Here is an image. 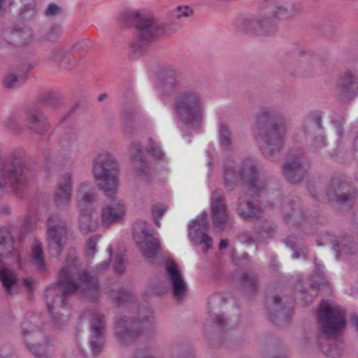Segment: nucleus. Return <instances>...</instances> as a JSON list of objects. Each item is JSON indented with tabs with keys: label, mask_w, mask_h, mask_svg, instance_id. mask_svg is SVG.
I'll list each match as a JSON object with an SVG mask.
<instances>
[{
	"label": "nucleus",
	"mask_w": 358,
	"mask_h": 358,
	"mask_svg": "<svg viewBox=\"0 0 358 358\" xmlns=\"http://www.w3.org/2000/svg\"><path fill=\"white\" fill-rule=\"evenodd\" d=\"M150 322L148 317L143 318V320H132L129 323L124 319H120L116 322V336L118 340L128 339L138 334V329L144 327Z\"/></svg>",
	"instance_id": "6ab92c4d"
},
{
	"label": "nucleus",
	"mask_w": 358,
	"mask_h": 358,
	"mask_svg": "<svg viewBox=\"0 0 358 358\" xmlns=\"http://www.w3.org/2000/svg\"><path fill=\"white\" fill-rule=\"evenodd\" d=\"M71 268H63L59 274V281L56 286L50 287L47 289V306L50 313H52L55 303L58 302L59 306L64 305V297L73 292L83 291L86 296L97 291V280L87 273H82L79 278L80 285L73 280Z\"/></svg>",
	"instance_id": "f03ea898"
},
{
	"label": "nucleus",
	"mask_w": 358,
	"mask_h": 358,
	"mask_svg": "<svg viewBox=\"0 0 358 358\" xmlns=\"http://www.w3.org/2000/svg\"><path fill=\"white\" fill-rule=\"evenodd\" d=\"M280 299L279 297H273V303H274V309L278 310V307L280 305Z\"/></svg>",
	"instance_id": "79ce46f5"
},
{
	"label": "nucleus",
	"mask_w": 358,
	"mask_h": 358,
	"mask_svg": "<svg viewBox=\"0 0 358 358\" xmlns=\"http://www.w3.org/2000/svg\"><path fill=\"white\" fill-rule=\"evenodd\" d=\"M220 139L222 146L227 148L231 144L230 131L227 125L221 124L220 126Z\"/></svg>",
	"instance_id": "cd10ccee"
},
{
	"label": "nucleus",
	"mask_w": 358,
	"mask_h": 358,
	"mask_svg": "<svg viewBox=\"0 0 358 358\" xmlns=\"http://www.w3.org/2000/svg\"><path fill=\"white\" fill-rule=\"evenodd\" d=\"M24 181V171L20 163L10 159L0 161V191L16 192Z\"/></svg>",
	"instance_id": "1a4fd4ad"
},
{
	"label": "nucleus",
	"mask_w": 358,
	"mask_h": 358,
	"mask_svg": "<svg viewBox=\"0 0 358 358\" xmlns=\"http://www.w3.org/2000/svg\"><path fill=\"white\" fill-rule=\"evenodd\" d=\"M339 200L344 203L346 202L348 200V197L346 195H341L339 196Z\"/></svg>",
	"instance_id": "a18cd8bd"
},
{
	"label": "nucleus",
	"mask_w": 358,
	"mask_h": 358,
	"mask_svg": "<svg viewBox=\"0 0 358 358\" xmlns=\"http://www.w3.org/2000/svg\"><path fill=\"white\" fill-rule=\"evenodd\" d=\"M130 153L132 156V160L134 164H136L138 159L143 162L142 150L138 148V145H132L130 150Z\"/></svg>",
	"instance_id": "f704fd0d"
},
{
	"label": "nucleus",
	"mask_w": 358,
	"mask_h": 358,
	"mask_svg": "<svg viewBox=\"0 0 358 358\" xmlns=\"http://www.w3.org/2000/svg\"><path fill=\"white\" fill-rule=\"evenodd\" d=\"M98 239H99L98 236H94V237L90 238L87 240V241L86 243V245H85V252L87 255L92 256L96 252V245Z\"/></svg>",
	"instance_id": "473e14b6"
},
{
	"label": "nucleus",
	"mask_w": 358,
	"mask_h": 358,
	"mask_svg": "<svg viewBox=\"0 0 358 358\" xmlns=\"http://www.w3.org/2000/svg\"><path fill=\"white\" fill-rule=\"evenodd\" d=\"M48 245L53 255H59L66 241V224L57 215L48 220Z\"/></svg>",
	"instance_id": "f8f14e48"
},
{
	"label": "nucleus",
	"mask_w": 358,
	"mask_h": 358,
	"mask_svg": "<svg viewBox=\"0 0 358 358\" xmlns=\"http://www.w3.org/2000/svg\"><path fill=\"white\" fill-rule=\"evenodd\" d=\"M124 262L123 259V257L122 255H117L116 257V261L114 265L115 271L117 273H120L123 271L124 268Z\"/></svg>",
	"instance_id": "e433bc0d"
},
{
	"label": "nucleus",
	"mask_w": 358,
	"mask_h": 358,
	"mask_svg": "<svg viewBox=\"0 0 358 358\" xmlns=\"http://www.w3.org/2000/svg\"><path fill=\"white\" fill-rule=\"evenodd\" d=\"M108 262H104L96 267V270L99 272L102 271H104L105 269H106L108 268Z\"/></svg>",
	"instance_id": "a19ab883"
},
{
	"label": "nucleus",
	"mask_w": 358,
	"mask_h": 358,
	"mask_svg": "<svg viewBox=\"0 0 358 358\" xmlns=\"http://www.w3.org/2000/svg\"><path fill=\"white\" fill-rule=\"evenodd\" d=\"M314 286L317 287V288L320 289V285L317 282H315Z\"/></svg>",
	"instance_id": "6e6d98bb"
},
{
	"label": "nucleus",
	"mask_w": 358,
	"mask_h": 358,
	"mask_svg": "<svg viewBox=\"0 0 358 358\" xmlns=\"http://www.w3.org/2000/svg\"><path fill=\"white\" fill-rule=\"evenodd\" d=\"M337 133L339 136H341L343 133L342 129L339 127H337Z\"/></svg>",
	"instance_id": "de8ad7c7"
},
{
	"label": "nucleus",
	"mask_w": 358,
	"mask_h": 358,
	"mask_svg": "<svg viewBox=\"0 0 358 358\" xmlns=\"http://www.w3.org/2000/svg\"><path fill=\"white\" fill-rule=\"evenodd\" d=\"M92 173L99 187L108 196L116 193L118 187V166L113 155L102 152L92 161Z\"/></svg>",
	"instance_id": "20e7f679"
},
{
	"label": "nucleus",
	"mask_w": 358,
	"mask_h": 358,
	"mask_svg": "<svg viewBox=\"0 0 358 358\" xmlns=\"http://www.w3.org/2000/svg\"><path fill=\"white\" fill-rule=\"evenodd\" d=\"M125 204L120 200L112 199L105 202L101 206V220L103 226L109 227L111 224L120 222L126 215Z\"/></svg>",
	"instance_id": "4468645a"
},
{
	"label": "nucleus",
	"mask_w": 358,
	"mask_h": 358,
	"mask_svg": "<svg viewBox=\"0 0 358 358\" xmlns=\"http://www.w3.org/2000/svg\"><path fill=\"white\" fill-rule=\"evenodd\" d=\"M1 358H3V357H1Z\"/></svg>",
	"instance_id": "bf43d9fd"
},
{
	"label": "nucleus",
	"mask_w": 358,
	"mask_h": 358,
	"mask_svg": "<svg viewBox=\"0 0 358 358\" xmlns=\"http://www.w3.org/2000/svg\"><path fill=\"white\" fill-rule=\"evenodd\" d=\"M274 110L270 108L262 109L257 115L253 131L260 143L263 153L268 156L273 152L278 151L284 143L286 127L284 124L273 125L266 134H262L263 129L274 116Z\"/></svg>",
	"instance_id": "7ed1b4c3"
},
{
	"label": "nucleus",
	"mask_w": 358,
	"mask_h": 358,
	"mask_svg": "<svg viewBox=\"0 0 358 358\" xmlns=\"http://www.w3.org/2000/svg\"><path fill=\"white\" fill-rule=\"evenodd\" d=\"M26 334H27V333H26V332H25V331L24 330V331H23V334L26 336Z\"/></svg>",
	"instance_id": "13d9d810"
},
{
	"label": "nucleus",
	"mask_w": 358,
	"mask_h": 358,
	"mask_svg": "<svg viewBox=\"0 0 358 358\" xmlns=\"http://www.w3.org/2000/svg\"><path fill=\"white\" fill-rule=\"evenodd\" d=\"M339 90L346 96H350L358 92V78L352 76L343 78L338 84Z\"/></svg>",
	"instance_id": "b1692460"
},
{
	"label": "nucleus",
	"mask_w": 358,
	"mask_h": 358,
	"mask_svg": "<svg viewBox=\"0 0 358 358\" xmlns=\"http://www.w3.org/2000/svg\"><path fill=\"white\" fill-rule=\"evenodd\" d=\"M75 258H76V257H75V255H71V257H70V259H69V261H70V262H73V261L75 259Z\"/></svg>",
	"instance_id": "603ef678"
},
{
	"label": "nucleus",
	"mask_w": 358,
	"mask_h": 358,
	"mask_svg": "<svg viewBox=\"0 0 358 358\" xmlns=\"http://www.w3.org/2000/svg\"><path fill=\"white\" fill-rule=\"evenodd\" d=\"M24 285L30 290L33 289L34 280L32 278H25L23 281Z\"/></svg>",
	"instance_id": "ea45409f"
},
{
	"label": "nucleus",
	"mask_w": 358,
	"mask_h": 358,
	"mask_svg": "<svg viewBox=\"0 0 358 358\" xmlns=\"http://www.w3.org/2000/svg\"><path fill=\"white\" fill-rule=\"evenodd\" d=\"M62 13V9L57 5L51 3L45 10V15L48 17L55 16Z\"/></svg>",
	"instance_id": "c9c22d12"
},
{
	"label": "nucleus",
	"mask_w": 358,
	"mask_h": 358,
	"mask_svg": "<svg viewBox=\"0 0 358 358\" xmlns=\"http://www.w3.org/2000/svg\"><path fill=\"white\" fill-rule=\"evenodd\" d=\"M176 73L171 70L167 73L164 79L161 82L159 90L162 93L166 92H170L176 89Z\"/></svg>",
	"instance_id": "393cba45"
},
{
	"label": "nucleus",
	"mask_w": 358,
	"mask_h": 358,
	"mask_svg": "<svg viewBox=\"0 0 358 358\" xmlns=\"http://www.w3.org/2000/svg\"><path fill=\"white\" fill-rule=\"evenodd\" d=\"M212 218L217 231L224 229L228 221V211L222 191H216L211 199Z\"/></svg>",
	"instance_id": "dca6fc26"
},
{
	"label": "nucleus",
	"mask_w": 358,
	"mask_h": 358,
	"mask_svg": "<svg viewBox=\"0 0 358 358\" xmlns=\"http://www.w3.org/2000/svg\"><path fill=\"white\" fill-rule=\"evenodd\" d=\"M28 348L37 358H48V350L40 344H28Z\"/></svg>",
	"instance_id": "c756f323"
},
{
	"label": "nucleus",
	"mask_w": 358,
	"mask_h": 358,
	"mask_svg": "<svg viewBox=\"0 0 358 358\" xmlns=\"http://www.w3.org/2000/svg\"><path fill=\"white\" fill-rule=\"evenodd\" d=\"M45 122L41 117L38 116L36 114L31 115L29 122L30 128L38 133H41L42 129L38 128V125H43Z\"/></svg>",
	"instance_id": "2f4dec72"
},
{
	"label": "nucleus",
	"mask_w": 358,
	"mask_h": 358,
	"mask_svg": "<svg viewBox=\"0 0 358 358\" xmlns=\"http://www.w3.org/2000/svg\"><path fill=\"white\" fill-rule=\"evenodd\" d=\"M208 228V215L201 213L196 219L189 223V236L195 245H203L206 250L213 246V240L207 234Z\"/></svg>",
	"instance_id": "ddd939ff"
},
{
	"label": "nucleus",
	"mask_w": 358,
	"mask_h": 358,
	"mask_svg": "<svg viewBox=\"0 0 358 358\" xmlns=\"http://www.w3.org/2000/svg\"><path fill=\"white\" fill-rule=\"evenodd\" d=\"M192 13V8L186 5L178 6L171 11L172 17L178 20L189 17Z\"/></svg>",
	"instance_id": "bb28decb"
},
{
	"label": "nucleus",
	"mask_w": 358,
	"mask_h": 358,
	"mask_svg": "<svg viewBox=\"0 0 358 358\" xmlns=\"http://www.w3.org/2000/svg\"><path fill=\"white\" fill-rule=\"evenodd\" d=\"M147 151L158 159H162L164 156V153L161 150L159 144L153 139H150L149 141V145L147 148Z\"/></svg>",
	"instance_id": "c85d7f7f"
},
{
	"label": "nucleus",
	"mask_w": 358,
	"mask_h": 358,
	"mask_svg": "<svg viewBox=\"0 0 358 358\" xmlns=\"http://www.w3.org/2000/svg\"><path fill=\"white\" fill-rule=\"evenodd\" d=\"M282 169L285 177L291 182H297L302 178L303 171L298 159L287 162Z\"/></svg>",
	"instance_id": "5701e85b"
},
{
	"label": "nucleus",
	"mask_w": 358,
	"mask_h": 358,
	"mask_svg": "<svg viewBox=\"0 0 358 358\" xmlns=\"http://www.w3.org/2000/svg\"><path fill=\"white\" fill-rule=\"evenodd\" d=\"M355 145L358 147V136L355 139Z\"/></svg>",
	"instance_id": "5fc2aeb1"
},
{
	"label": "nucleus",
	"mask_w": 358,
	"mask_h": 358,
	"mask_svg": "<svg viewBox=\"0 0 358 358\" xmlns=\"http://www.w3.org/2000/svg\"><path fill=\"white\" fill-rule=\"evenodd\" d=\"M17 82V77L13 74H8L4 79V85L6 87H13L15 83Z\"/></svg>",
	"instance_id": "58836bf2"
},
{
	"label": "nucleus",
	"mask_w": 358,
	"mask_h": 358,
	"mask_svg": "<svg viewBox=\"0 0 358 358\" xmlns=\"http://www.w3.org/2000/svg\"><path fill=\"white\" fill-rule=\"evenodd\" d=\"M224 317L223 315H218L217 316V323L220 327H222L223 322L224 321Z\"/></svg>",
	"instance_id": "c03bdc74"
},
{
	"label": "nucleus",
	"mask_w": 358,
	"mask_h": 358,
	"mask_svg": "<svg viewBox=\"0 0 358 358\" xmlns=\"http://www.w3.org/2000/svg\"><path fill=\"white\" fill-rule=\"evenodd\" d=\"M90 326L92 331V337L90 340V348L93 353L98 354L101 352L103 343V315L96 313L92 315Z\"/></svg>",
	"instance_id": "aec40b11"
},
{
	"label": "nucleus",
	"mask_w": 358,
	"mask_h": 358,
	"mask_svg": "<svg viewBox=\"0 0 358 358\" xmlns=\"http://www.w3.org/2000/svg\"><path fill=\"white\" fill-rule=\"evenodd\" d=\"M133 235L145 257L153 262L160 252V245L158 238L148 232L147 223L142 221L134 223Z\"/></svg>",
	"instance_id": "9d476101"
},
{
	"label": "nucleus",
	"mask_w": 358,
	"mask_h": 358,
	"mask_svg": "<svg viewBox=\"0 0 358 358\" xmlns=\"http://www.w3.org/2000/svg\"><path fill=\"white\" fill-rule=\"evenodd\" d=\"M13 3V0H0V16L10 8Z\"/></svg>",
	"instance_id": "4c0bfd02"
},
{
	"label": "nucleus",
	"mask_w": 358,
	"mask_h": 358,
	"mask_svg": "<svg viewBox=\"0 0 358 358\" xmlns=\"http://www.w3.org/2000/svg\"><path fill=\"white\" fill-rule=\"evenodd\" d=\"M0 281L6 292L11 295L17 292V280L15 273L8 268H0Z\"/></svg>",
	"instance_id": "4be33fe9"
},
{
	"label": "nucleus",
	"mask_w": 358,
	"mask_h": 358,
	"mask_svg": "<svg viewBox=\"0 0 358 358\" xmlns=\"http://www.w3.org/2000/svg\"><path fill=\"white\" fill-rule=\"evenodd\" d=\"M227 245H228L227 241L223 239V240H221L220 245H219V248L220 250H222V249L225 248Z\"/></svg>",
	"instance_id": "37998d69"
},
{
	"label": "nucleus",
	"mask_w": 358,
	"mask_h": 358,
	"mask_svg": "<svg viewBox=\"0 0 358 358\" xmlns=\"http://www.w3.org/2000/svg\"><path fill=\"white\" fill-rule=\"evenodd\" d=\"M255 203L247 196L241 197L238 201L237 211L240 215L245 219L259 217L262 213V209L257 201Z\"/></svg>",
	"instance_id": "412c9836"
},
{
	"label": "nucleus",
	"mask_w": 358,
	"mask_h": 358,
	"mask_svg": "<svg viewBox=\"0 0 358 358\" xmlns=\"http://www.w3.org/2000/svg\"><path fill=\"white\" fill-rule=\"evenodd\" d=\"M145 164H143V166H142V170H141V171H142V172H143V173H145L146 174V171L144 170V169H145Z\"/></svg>",
	"instance_id": "864d4df0"
},
{
	"label": "nucleus",
	"mask_w": 358,
	"mask_h": 358,
	"mask_svg": "<svg viewBox=\"0 0 358 358\" xmlns=\"http://www.w3.org/2000/svg\"><path fill=\"white\" fill-rule=\"evenodd\" d=\"M73 192V180L70 173L62 174L58 180L54 201L59 208L69 204Z\"/></svg>",
	"instance_id": "f3484780"
},
{
	"label": "nucleus",
	"mask_w": 358,
	"mask_h": 358,
	"mask_svg": "<svg viewBox=\"0 0 358 358\" xmlns=\"http://www.w3.org/2000/svg\"><path fill=\"white\" fill-rule=\"evenodd\" d=\"M166 279L172 287L175 296L180 299L187 290V283L185 280L181 268L172 259L166 262Z\"/></svg>",
	"instance_id": "2eb2a0df"
},
{
	"label": "nucleus",
	"mask_w": 358,
	"mask_h": 358,
	"mask_svg": "<svg viewBox=\"0 0 358 358\" xmlns=\"http://www.w3.org/2000/svg\"><path fill=\"white\" fill-rule=\"evenodd\" d=\"M131 17L136 24L138 36L134 46H142L152 42L159 35V27L154 24L152 17L145 10H137L131 13Z\"/></svg>",
	"instance_id": "9b49d317"
},
{
	"label": "nucleus",
	"mask_w": 358,
	"mask_h": 358,
	"mask_svg": "<svg viewBox=\"0 0 358 358\" xmlns=\"http://www.w3.org/2000/svg\"><path fill=\"white\" fill-rule=\"evenodd\" d=\"M97 199L92 184L82 182L77 192V207L80 213V229L87 234L96 229L99 224V216L92 204Z\"/></svg>",
	"instance_id": "39448f33"
},
{
	"label": "nucleus",
	"mask_w": 358,
	"mask_h": 358,
	"mask_svg": "<svg viewBox=\"0 0 358 358\" xmlns=\"http://www.w3.org/2000/svg\"><path fill=\"white\" fill-rule=\"evenodd\" d=\"M106 97V95L105 94H101L99 96V100L101 101H103Z\"/></svg>",
	"instance_id": "3c124183"
},
{
	"label": "nucleus",
	"mask_w": 358,
	"mask_h": 358,
	"mask_svg": "<svg viewBox=\"0 0 358 358\" xmlns=\"http://www.w3.org/2000/svg\"><path fill=\"white\" fill-rule=\"evenodd\" d=\"M299 257V255L298 253V252H294L293 253V258L294 259H298Z\"/></svg>",
	"instance_id": "09e8293b"
},
{
	"label": "nucleus",
	"mask_w": 358,
	"mask_h": 358,
	"mask_svg": "<svg viewBox=\"0 0 358 358\" xmlns=\"http://www.w3.org/2000/svg\"><path fill=\"white\" fill-rule=\"evenodd\" d=\"M32 259L40 270L45 269L42 248L38 243H36L33 247Z\"/></svg>",
	"instance_id": "a878e982"
},
{
	"label": "nucleus",
	"mask_w": 358,
	"mask_h": 358,
	"mask_svg": "<svg viewBox=\"0 0 358 358\" xmlns=\"http://www.w3.org/2000/svg\"><path fill=\"white\" fill-rule=\"evenodd\" d=\"M107 250L108 252V254L110 255V257L112 255V248L110 246H108V248H107Z\"/></svg>",
	"instance_id": "8fccbe9b"
},
{
	"label": "nucleus",
	"mask_w": 358,
	"mask_h": 358,
	"mask_svg": "<svg viewBox=\"0 0 358 358\" xmlns=\"http://www.w3.org/2000/svg\"><path fill=\"white\" fill-rule=\"evenodd\" d=\"M6 250L9 252L6 257V263L16 268H22V259L18 250L13 248V241L10 238L9 231L6 227H0V254Z\"/></svg>",
	"instance_id": "a211bd4d"
},
{
	"label": "nucleus",
	"mask_w": 358,
	"mask_h": 358,
	"mask_svg": "<svg viewBox=\"0 0 358 358\" xmlns=\"http://www.w3.org/2000/svg\"><path fill=\"white\" fill-rule=\"evenodd\" d=\"M234 164L233 159L227 160L224 164V179L226 187L229 188L241 180L247 183L249 194L259 192L262 186L257 180L256 168L252 160H245L241 171L238 173L235 171Z\"/></svg>",
	"instance_id": "0eeeda50"
},
{
	"label": "nucleus",
	"mask_w": 358,
	"mask_h": 358,
	"mask_svg": "<svg viewBox=\"0 0 358 358\" xmlns=\"http://www.w3.org/2000/svg\"><path fill=\"white\" fill-rule=\"evenodd\" d=\"M265 8L257 15L243 18L239 27L245 31L261 34L271 22L285 20L295 16L299 6L291 1L261 0Z\"/></svg>",
	"instance_id": "f257e3e1"
},
{
	"label": "nucleus",
	"mask_w": 358,
	"mask_h": 358,
	"mask_svg": "<svg viewBox=\"0 0 358 358\" xmlns=\"http://www.w3.org/2000/svg\"><path fill=\"white\" fill-rule=\"evenodd\" d=\"M204 100L195 90L179 92L174 103L177 117L185 124L194 125L203 117Z\"/></svg>",
	"instance_id": "423d86ee"
},
{
	"label": "nucleus",
	"mask_w": 358,
	"mask_h": 358,
	"mask_svg": "<svg viewBox=\"0 0 358 358\" xmlns=\"http://www.w3.org/2000/svg\"><path fill=\"white\" fill-rule=\"evenodd\" d=\"M167 210L166 206L164 204H155L152 207V215L155 220L156 224L159 226L158 217L162 216Z\"/></svg>",
	"instance_id": "7c9ffc66"
},
{
	"label": "nucleus",
	"mask_w": 358,
	"mask_h": 358,
	"mask_svg": "<svg viewBox=\"0 0 358 358\" xmlns=\"http://www.w3.org/2000/svg\"><path fill=\"white\" fill-rule=\"evenodd\" d=\"M354 324L358 328V316H355L352 318Z\"/></svg>",
	"instance_id": "49530a36"
},
{
	"label": "nucleus",
	"mask_w": 358,
	"mask_h": 358,
	"mask_svg": "<svg viewBox=\"0 0 358 358\" xmlns=\"http://www.w3.org/2000/svg\"><path fill=\"white\" fill-rule=\"evenodd\" d=\"M321 279H322V284H323L325 281H324V278H322Z\"/></svg>",
	"instance_id": "4d7b16f0"
},
{
	"label": "nucleus",
	"mask_w": 358,
	"mask_h": 358,
	"mask_svg": "<svg viewBox=\"0 0 358 358\" xmlns=\"http://www.w3.org/2000/svg\"><path fill=\"white\" fill-rule=\"evenodd\" d=\"M274 232V229L269 227L266 226L264 227L258 233H259V237L260 241H263L267 238H271Z\"/></svg>",
	"instance_id": "72a5a7b5"
},
{
	"label": "nucleus",
	"mask_w": 358,
	"mask_h": 358,
	"mask_svg": "<svg viewBox=\"0 0 358 358\" xmlns=\"http://www.w3.org/2000/svg\"><path fill=\"white\" fill-rule=\"evenodd\" d=\"M319 328L321 334L327 337H333L345 326L344 313L337 306L329 301H322L317 314Z\"/></svg>",
	"instance_id": "6e6552de"
}]
</instances>
